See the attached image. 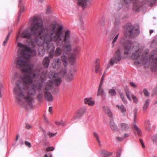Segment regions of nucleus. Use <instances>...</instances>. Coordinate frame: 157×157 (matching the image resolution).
Segmentation results:
<instances>
[{"mask_svg": "<svg viewBox=\"0 0 157 157\" xmlns=\"http://www.w3.org/2000/svg\"><path fill=\"white\" fill-rule=\"evenodd\" d=\"M44 30H46L47 32L44 33L40 32V34L45 42V45L52 43H51L52 40L55 42L57 46L61 47L63 45V41L61 36L64 33L62 31L55 32V31L52 28L48 27H45Z\"/></svg>", "mask_w": 157, "mask_h": 157, "instance_id": "1", "label": "nucleus"}, {"mask_svg": "<svg viewBox=\"0 0 157 157\" xmlns=\"http://www.w3.org/2000/svg\"><path fill=\"white\" fill-rule=\"evenodd\" d=\"M20 82V80H18L16 82V85L17 86V88L15 87L13 89V92L17 95L16 99L18 101V102H19L21 101L22 98L24 97L28 105L29 106L32 107L33 106L32 102L34 101L32 97L35 95L36 92L34 91V92H33L30 90L27 95L25 96V94L22 90V88L19 84Z\"/></svg>", "mask_w": 157, "mask_h": 157, "instance_id": "2", "label": "nucleus"}, {"mask_svg": "<svg viewBox=\"0 0 157 157\" xmlns=\"http://www.w3.org/2000/svg\"><path fill=\"white\" fill-rule=\"evenodd\" d=\"M131 2L133 4L132 10L136 12L140 11V8L143 7L144 4L143 2H140V0H121V2L118 3V6L116 7V9L118 11L121 9L123 6H125L127 9H128L130 7L129 3Z\"/></svg>", "mask_w": 157, "mask_h": 157, "instance_id": "3", "label": "nucleus"}, {"mask_svg": "<svg viewBox=\"0 0 157 157\" xmlns=\"http://www.w3.org/2000/svg\"><path fill=\"white\" fill-rule=\"evenodd\" d=\"M71 32L69 30H67L61 36L63 40V43L64 42L62 49L63 51L66 53L67 54L70 52L72 50V47L70 44L71 40L70 36Z\"/></svg>", "mask_w": 157, "mask_h": 157, "instance_id": "4", "label": "nucleus"}, {"mask_svg": "<svg viewBox=\"0 0 157 157\" xmlns=\"http://www.w3.org/2000/svg\"><path fill=\"white\" fill-rule=\"evenodd\" d=\"M140 33L139 26L137 24L133 25L129 24L126 26L125 33L130 37L138 36Z\"/></svg>", "mask_w": 157, "mask_h": 157, "instance_id": "5", "label": "nucleus"}, {"mask_svg": "<svg viewBox=\"0 0 157 157\" xmlns=\"http://www.w3.org/2000/svg\"><path fill=\"white\" fill-rule=\"evenodd\" d=\"M121 43L123 46L125 54H130L131 53V49L134 47L133 42L131 40L124 39L121 40Z\"/></svg>", "mask_w": 157, "mask_h": 157, "instance_id": "6", "label": "nucleus"}, {"mask_svg": "<svg viewBox=\"0 0 157 157\" xmlns=\"http://www.w3.org/2000/svg\"><path fill=\"white\" fill-rule=\"evenodd\" d=\"M121 59V52L119 49L116 52L114 56L110 59L107 66V68L113 65L114 63H118Z\"/></svg>", "mask_w": 157, "mask_h": 157, "instance_id": "7", "label": "nucleus"}, {"mask_svg": "<svg viewBox=\"0 0 157 157\" xmlns=\"http://www.w3.org/2000/svg\"><path fill=\"white\" fill-rule=\"evenodd\" d=\"M45 48L46 50H50L48 57L50 58H52L55 54V47L54 44L52 43L51 44H47L45 45Z\"/></svg>", "mask_w": 157, "mask_h": 157, "instance_id": "8", "label": "nucleus"}, {"mask_svg": "<svg viewBox=\"0 0 157 157\" xmlns=\"http://www.w3.org/2000/svg\"><path fill=\"white\" fill-rule=\"evenodd\" d=\"M21 38L26 39H30L32 36V33L28 29L23 30L21 34Z\"/></svg>", "mask_w": 157, "mask_h": 157, "instance_id": "9", "label": "nucleus"}, {"mask_svg": "<svg viewBox=\"0 0 157 157\" xmlns=\"http://www.w3.org/2000/svg\"><path fill=\"white\" fill-rule=\"evenodd\" d=\"M18 57V59H15V63L17 67H21L25 64L26 60L21 56H19Z\"/></svg>", "mask_w": 157, "mask_h": 157, "instance_id": "10", "label": "nucleus"}, {"mask_svg": "<svg viewBox=\"0 0 157 157\" xmlns=\"http://www.w3.org/2000/svg\"><path fill=\"white\" fill-rule=\"evenodd\" d=\"M86 108L85 107H82L78 110L75 113V119L79 118L82 117L86 112Z\"/></svg>", "mask_w": 157, "mask_h": 157, "instance_id": "11", "label": "nucleus"}, {"mask_svg": "<svg viewBox=\"0 0 157 157\" xmlns=\"http://www.w3.org/2000/svg\"><path fill=\"white\" fill-rule=\"evenodd\" d=\"M33 24L38 28H40L41 29V32L42 30H44L45 28L44 27L43 23L40 22L37 17H35L33 18Z\"/></svg>", "mask_w": 157, "mask_h": 157, "instance_id": "12", "label": "nucleus"}, {"mask_svg": "<svg viewBox=\"0 0 157 157\" xmlns=\"http://www.w3.org/2000/svg\"><path fill=\"white\" fill-rule=\"evenodd\" d=\"M142 50L140 48L136 49L135 52H133L131 57L133 59H137L140 56L142 52Z\"/></svg>", "mask_w": 157, "mask_h": 157, "instance_id": "13", "label": "nucleus"}, {"mask_svg": "<svg viewBox=\"0 0 157 157\" xmlns=\"http://www.w3.org/2000/svg\"><path fill=\"white\" fill-rule=\"evenodd\" d=\"M38 77V75L36 72L34 70H32L31 72L29 73V75L28 76V79L31 82H33V79L37 78Z\"/></svg>", "mask_w": 157, "mask_h": 157, "instance_id": "14", "label": "nucleus"}, {"mask_svg": "<svg viewBox=\"0 0 157 157\" xmlns=\"http://www.w3.org/2000/svg\"><path fill=\"white\" fill-rule=\"evenodd\" d=\"M137 117L134 116L133 122V128L136 131L138 135L139 136H141V131L140 128L136 124L137 120Z\"/></svg>", "mask_w": 157, "mask_h": 157, "instance_id": "15", "label": "nucleus"}, {"mask_svg": "<svg viewBox=\"0 0 157 157\" xmlns=\"http://www.w3.org/2000/svg\"><path fill=\"white\" fill-rule=\"evenodd\" d=\"M115 21L114 23V27L119 29L120 23L121 18L117 14L114 16Z\"/></svg>", "mask_w": 157, "mask_h": 157, "instance_id": "16", "label": "nucleus"}, {"mask_svg": "<svg viewBox=\"0 0 157 157\" xmlns=\"http://www.w3.org/2000/svg\"><path fill=\"white\" fill-rule=\"evenodd\" d=\"M18 7L19 8V11L18 14V20L20 18L21 13L23 12L24 10L25 6L22 0H19Z\"/></svg>", "mask_w": 157, "mask_h": 157, "instance_id": "17", "label": "nucleus"}, {"mask_svg": "<svg viewBox=\"0 0 157 157\" xmlns=\"http://www.w3.org/2000/svg\"><path fill=\"white\" fill-rule=\"evenodd\" d=\"M120 129L121 131H126L130 128V126L128 124L126 123H121L120 125Z\"/></svg>", "mask_w": 157, "mask_h": 157, "instance_id": "18", "label": "nucleus"}, {"mask_svg": "<svg viewBox=\"0 0 157 157\" xmlns=\"http://www.w3.org/2000/svg\"><path fill=\"white\" fill-rule=\"evenodd\" d=\"M116 107L117 108L120 110L121 113H122L124 116H125V112L126 111V109L124 107V105L122 104L121 105H117Z\"/></svg>", "mask_w": 157, "mask_h": 157, "instance_id": "19", "label": "nucleus"}, {"mask_svg": "<svg viewBox=\"0 0 157 157\" xmlns=\"http://www.w3.org/2000/svg\"><path fill=\"white\" fill-rule=\"evenodd\" d=\"M44 97L48 101H52L53 100V97L51 93L48 91H46L44 93Z\"/></svg>", "mask_w": 157, "mask_h": 157, "instance_id": "20", "label": "nucleus"}, {"mask_svg": "<svg viewBox=\"0 0 157 157\" xmlns=\"http://www.w3.org/2000/svg\"><path fill=\"white\" fill-rule=\"evenodd\" d=\"M84 102L86 104H87L90 106H93L95 103V101L92 100L91 97L85 98L84 99Z\"/></svg>", "mask_w": 157, "mask_h": 157, "instance_id": "21", "label": "nucleus"}, {"mask_svg": "<svg viewBox=\"0 0 157 157\" xmlns=\"http://www.w3.org/2000/svg\"><path fill=\"white\" fill-rule=\"evenodd\" d=\"M103 108L105 112L108 115L109 117L110 118H112L113 117V114L109 108L104 106H103Z\"/></svg>", "mask_w": 157, "mask_h": 157, "instance_id": "22", "label": "nucleus"}, {"mask_svg": "<svg viewBox=\"0 0 157 157\" xmlns=\"http://www.w3.org/2000/svg\"><path fill=\"white\" fill-rule=\"evenodd\" d=\"M61 58L63 63L64 66L65 67H66L68 65L67 56L65 54H62L61 56Z\"/></svg>", "mask_w": 157, "mask_h": 157, "instance_id": "23", "label": "nucleus"}, {"mask_svg": "<svg viewBox=\"0 0 157 157\" xmlns=\"http://www.w3.org/2000/svg\"><path fill=\"white\" fill-rule=\"evenodd\" d=\"M118 28L113 27L110 32L111 37L110 39H113V37L115 36L117 33H119L118 32Z\"/></svg>", "mask_w": 157, "mask_h": 157, "instance_id": "24", "label": "nucleus"}, {"mask_svg": "<svg viewBox=\"0 0 157 157\" xmlns=\"http://www.w3.org/2000/svg\"><path fill=\"white\" fill-rule=\"evenodd\" d=\"M43 64L45 67H48L49 65L50 59L48 57L46 56L43 60Z\"/></svg>", "mask_w": 157, "mask_h": 157, "instance_id": "25", "label": "nucleus"}, {"mask_svg": "<svg viewBox=\"0 0 157 157\" xmlns=\"http://www.w3.org/2000/svg\"><path fill=\"white\" fill-rule=\"evenodd\" d=\"M110 128L112 130L115 131H117L118 130L117 127L113 120H111L110 121Z\"/></svg>", "mask_w": 157, "mask_h": 157, "instance_id": "26", "label": "nucleus"}, {"mask_svg": "<svg viewBox=\"0 0 157 157\" xmlns=\"http://www.w3.org/2000/svg\"><path fill=\"white\" fill-rule=\"evenodd\" d=\"M62 81V79L60 77H57L55 76L54 79H53V82L55 85L59 86L61 84Z\"/></svg>", "mask_w": 157, "mask_h": 157, "instance_id": "27", "label": "nucleus"}, {"mask_svg": "<svg viewBox=\"0 0 157 157\" xmlns=\"http://www.w3.org/2000/svg\"><path fill=\"white\" fill-rule=\"evenodd\" d=\"M124 91L127 98L129 101H132V99L130 96L131 92L127 88V86H126V88L124 89Z\"/></svg>", "mask_w": 157, "mask_h": 157, "instance_id": "28", "label": "nucleus"}, {"mask_svg": "<svg viewBox=\"0 0 157 157\" xmlns=\"http://www.w3.org/2000/svg\"><path fill=\"white\" fill-rule=\"evenodd\" d=\"M101 154L103 155L104 157H108L109 155H113L112 152H109L105 150H101Z\"/></svg>", "mask_w": 157, "mask_h": 157, "instance_id": "29", "label": "nucleus"}, {"mask_svg": "<svg viewBox=\"0 0 157 157\" xmlns=\"http://www.w3.org/2000/svg\"><path fill=\"white\" fill-rule=\"evenodd\" d=\"M142 59L141 60L140 62L144 66H145L146 63L148 62V57L147 56H142Z\"/></svg>", "mask_w": 157, "mask_h": 157, "instance_id": "30", "label": "nucleus"}, {"mask_svg": "<svg viewBox=\"0 0 157 157\" xmlns=\"http://www.w3.org/2000/svg\"><path fill=\"white\" fill-rule=\"evenodd\" d=\"M45 44L44 45L43 48L39 51V56L40 57H42L45 54L46 48H45Z\"/></svg>", "mask_w": 157, "mask_h": 157, "instance_id": "31", "label": "nucleus"}, {"mask_svg": "<svg viewBox=\"0 0 157 157\" xmlns=\"http://www.w3.org/2000/svg\"><path fill=\"white\" fill-rule=\"evenodd\" d=\"M62 53V50L59 47L57 48L56 51H55V55L56 56H58L60 55Z\"/></svg>", "mask_w": 157, "mask_h": 157, "instance_id": "32", "label": "nucleus"}, {"mask_svg": "<svg viewBox=\"0 0 157 157\" xmlns=\"http://www.w3.org/2000/svg\"><path fill=\"white\" fill-rule=\"evenodd\" d=\"M74 78V76L72 73L68 74L66 77V80L67 81L72 80Z\"/></svg>", "mask_w": 157, "mask_h": 157, "instance_id": "33", "label": "nucleus"}, {"mask_svg": "<svg viewBox=\"0 0 157 157\" xmlns=\"http://www.w3.org/2000/svg\"><path fill=\"white\" fill-rule=\"evenodd\" d=\"M149 102L150 100L149 99H148L146 100L143 108L144 110H146L147 109L149 105Z\"/></svg>", "mask_w": 157, "mask_h": 157, "instance_id": "34", "label": "nucleus"}, {"mask_svg": "<svg viewBox=\"0 0 157 157\" xmlns=\"http://www.w3.org/2000/svg\"><path fill=\"white\" fill-rule=\"evenodd\" d=\"M109 93L112 96H115L117 92L115 89H110L109 90Z\"/></svg>", "mask_w": 157, "mask_h": 157, "instance_id": "35", "label": "nucleus"}, {"mask_svg": "<svg viewBox=\"0 0 157 157\" xmlns=\"http://www.w3.org/2000/svg\"><path fill=\"white\" fill-rule=\"evenodd\" d=\"M104 94V90L102 88H98V90L97 95L102 96Z\"/></svg>", "mask_w": 157, "mask_h": 157, "instance_id": "36", "label": "nucleus"}, {"mask_svg": "<svg viewBox=\"0 0 157 157\" xmlns=\"http://www.w3.org/2000/svg\"><path fill=\"white\" fill-rule=\"evenodd\" d=\"M151 139L154 144H157V133L153 135Z\"/></svg>", "mask_w": 157, "mask_h": 157, "instance_id": "37", "label": "nucleus"}, {"mask_svg": "<svg viewBox=\"0 0 157 157\" xmlns=\"http://www.w3.org/2000/svg\"><path fill=\"white\" fill-rule=\"evenodd\" d=\"M35 29H37V30L38 31V32H40H40H41L40 29H39L37 26H35L34 25L33 23L31 25L30 30H32Z\"/></svg>", "mask_w": 157, "mask_h": 157, "instance_id": "38", "label": "nucleus"}, {"mask_svg": "<svg viewBox=\"0 0 157 157\" xmlns=\"http://www.w3.org/2000/svg\"><path fill=\"white\" fill-rule=\"evenodd\" d=\"M119 34V33H117V35L115 36L114 38L112 43V47H113L114 46L115 43L116 42L117 40Z\"/></svg>", "mask_w": 157, "mask_h": 157, "instance_id": "39", "label": "nucleus"}, {"mask_svg": "<svg viewBox=\"0 0 157 157\" xmlns=\"http://www.w3.org/2000/svg\"><path fill=\"white\" fill-rule=\"evenodd\" d=\"M151 59L152 64L157 67V56L153 57Z\"/></svg>", "mask_w": 157, "mask_h": 157, "instance_id": "40", "label": "nucleus"}, {"mask_svg": "<svg viewBox=\"0 0 157 157\" xmlns=\"http://www.w3.org/2000/svg\"><path fill=\"white\" fill-rule=\"evenodd\" d=\"M43 94L41 93L39 94L37 96V99L39 102H41L43 99Z\"/></svg>", "mask_w": 157, "mask_h": 157, "instance_id": "41", "label": "nucleus"}, {"mask_svg": "<svg viewBox=\"0 0 157 157\" xmlns=\"http://www.w3.org/2000/svg\"><path fill=\"white\" fill-rule=\"evenodd\" d=\"M78 50L77 49H75L74 50V54H72L71 55V57L70 58L73 59L75 58L76 59V55L78 53Z\"/></svg>", "mask_w": 157, "mask_h": 157, "instance_id": "42", "label": "nucleus"}, {"mask_svg": "<svg viewBox=\"0 0 157 157\" xmlns=\"http://www.w3.org/2000/svg\"><path fill=\"white\" fill-rule=\"evenodd\" d=\"M156 1H157V0H147L148 2L151 6H153L155 5Z\"/></svg>", "mask_w": 157, "mask_h": 157, "instance_id": "43", "label": "nucleus"}, {"mask_svg": "<svg viewBox=\"0 0 157 157\" xmlns=\"http://www.w3.org/2000/svg\"><path fill=\"white\" fill-rule=\"evenodd\" d=\"M31 89L36 92L37 89L36 83H33L32 84L31 86Z\"/></svg>", "mask_w": 157, "mask_h": 157, "instance_id": "44", "label": "nucleus"}, {"mask_svg": "<svg viewBox=\"0 0 157 157\" xmlns=\"http://www.w3.org/2000/svg\"><path fill=\"white\" fill-rule=\"evenodd\" d=\"M36 83V88H37L39 90H41L42 87L43 86L42 83L38 82Z\"/></svg>", "mask_w": 157, "mask_h": 157, "instance_id": "45", "label": "nucleus"}, {"mask_svg": "<svg viewBox=\"0 0 157 157\" xmlns=\"http://www.w3.org/2000/svg\"><path fill=\"white\" fill-rule=\"evenodd\" d=\"M131 96L134 102L136 104L138 102V101L136 97L133 94H132Z\"/></svg>", "mask_w": 157, "mask_h": 157, "instance_id": "46", "label": "nucleus"}, {"mask_svg": "<svg viewBox=\"0 0 157 157\" xmlns=\"http://www.w3.org/2000/svg\"><path fill=\"white\" fill-rule=\"evenodd\" d=\"M143 92L146 97H148L150 95V94L146 88H144L143 90Z\"/></svg>", "mask_w": 157, "mask_h": 157, "instance_id": "47", "label": "nucleus"}, {"mask_svg": "<svg viewBox=\"0 0 157 157\" xmlns=\"http://www.w3.org/2000/svg\"><path fill=\"white\" fill-rule=\"evenodd\" d=\"M57 133V132L53 133L52 132H49L48 133V135L49 137L51 138L53 137L54 136H55L56 135Z\"/></svg>", "mask_w": 157, "mask_h": 157, "instance_id": "48", "label": "nucleus"}, {"mask_svg": "<svg viewBox=\"0 0 157 157\" xmlns=\"http://www.w3.org/2000/svg\"><path fill=\"white\" fill-rule=\"evenodd\" d=\"M157 44V39L155 38L152 41L151 43V46H155Z\"/></svg>", "mask_w": 157, "mask_h": 157, "instance_id": "49", "label": "nucleus"}, {"mask_svg": "<svg viewBox=\"0 0 157 157\" xmlns=\"http://www.w3.org/2000/svg\"><path fill=\"white\" fill-rule=\"evenodd\" d=\"M80 20L81 21L80 24V27L82 30H84L85 29V26L82 21V18H80Z\"/></svg>", "mask_w": 157, "mask_h": 157, "instance_id": "50", "label": "nucleus"}, {"mask_svg": "<svg viewBox=\"0 0 157 157\" xmlns=\"http://www.w3.org/2000/svg\"><path fill=\"white\" fill-rule=\"evenodd\" d=\"M25 144L27 147L29 148H30L32 146L31 143L28 141H25Z\"/></svg>", "mask_w": 157, "mask_h": 157, "instance_id": "51", "label": "nucleus"}, {"mask_svg": "<svg viewBox=\"0 0 157 157\" xmlns=\"http://www.w3.org/2000/svg\"><path fill=\"white\" fill-rule=\"evenodd\" d=\"M55 148L54 147L52 146H49L48 147L46 150L47 151H53L54 150Z\"/></svg>", "mask_w": 157, "mask_h": 157, "instance_id": "52", "label": "nucleus"}, {"mask_svg": "<svg viewBox=\"0 0 157 157\" xmlns=\"http://www.w3.org/2000/svg\"><path fill=\"white\" fill-rule=\"evenodd\" d=\"M121 99L122 101L124 103H127V102L126 99L124 98V94L120 96Z\"/></svg>", "mask_w": 157, "mask_h": 157, "instance_id": "53", "label": "nucleus"}, {"mask_svg": "<svg viewBox=\"0 0 157 157\" xmlns=\"http://www.w3.org/2000/svg\"><path fill=\"white\" fill-rule=\"evenodd\" d=\"M69 60L70 63L71 65H73L76 61V59H75V58L73 59H69Z\"/></svg>", "mask_w": 157, "mask_h": 157, "instance_id": "54", "label": "nucleus"}, {"mask_svg": "<svg viewBox=\"0 0 157 157\" xmlns=\"http://www.w3.org/2000/svg\"><path fill=\"white\" fill-rule=\"evenodd\" d=\"M57 25V24L56 23L52 24L51 25V28H52L53 30H54L55 31L56 30V28Z\"/></svg>", "mask_w": 157, "mask_h": 157, "instance_id": "55", "label": "nucleus"}, {"mask_svg": "<svg viewBox=\"0 0 157 157\" xmlns=\"http://www.w3.org/2000/svg\"><path fill=\"white\" fill-rule=\"evenodd\" d=\"M93 135L94 137L96 138L97 141L99 140V138L98 135L97 133L95 132H93Z\"/></svg>", "mask_w": 157, "mask_h": 157, "instance_id": "56", "label": "nucleus"}, {"mask_svg": "<svg viewBox=\"0 0 157 157\" xmlns=\"http://www.w3.org/2000/svg\"><path fill=\"white\" fill-rule=\"evenodd\" d=\"M139 141L140 143V144L141 145L142 147L143 148H144L145 147V146L143 142V140L142 139L140 138L139 139Z\"/></svg>", "mask_w": 157, "mask_h": 157, "instance_id": "57", "label": "nucleus"}, {"mask_svg": "<svg viewBox=\"0 0 157 157\" xmlns=\"http://www.w3.org/2000/svg\"><path fill=\"white\" fill-rule=\"evenodd\" d=\"M54 82L53 81H51L47 84V86L49 87H52L53 85V84Z\"/></svg>", "mask_w": 157, "mask_h": 157, "instance_id": "58", "label": "nucleus"}, {"mask_svg": "<svg viewBox=\"0 0 157 157\" xmlns=\"http://www.w3.org/2000/svg\"><path fill=\"white\" fill-rule=\"evenodd\" d=\"M63 28V26L62 25H59L58 26V29H59V31H62L63 33H65V32L67 30H64L63 31H62V29Z\"/></svg>", "mask_w": 157, "mask_h": 157, "instance_id": "59", "label": "nucleus"}, {"mask_svg": "<svg viewBox=\"0 0 157 157\" xmlns=\"http://www.w3.org/2000/svg\"><path fill=\"white\" fill-rule=\"evenodd\" d=\"M17 46L19 48H22L24 47L25 45L21 42H18L17 44Z\"/></svg>", "mask_w": 157, "mask_h": 157, "instance_id": "60", "label": "nucleus"}, {"mask_svg": "<svg viewBox=\"0 0 157 157\" xmlns=\"http://www.w3.org/2000/svg\"><path fill=\"white\" fill-rule=\"evenodd\" d=\"M39 41V39L38 37H36L33 40V44H34L37 43Z\"/></svg>", "mask_w": 157, "mask_h": 157, "instance_id": "61", "label": "nucleus"}, {"mask_svg": "<svg viewBox=\"0 0 157 157\" xmlns=\"http://www.w3.org/2000/svg\"><path fill=\"white\" fill-rule=\"evenodd\" d=\"M100 24L102 26H103L104 25L105 21L103 18H102L101 20L100 21Z\"/></svg>", "mask_w": 157, "mask_h": 157, "instance_id": "62", "label": "nucleus"}, {"mask_svg": "<svg viewBox=\"0 0 157 157\" xmlns=\"http://www.w3.org/2000/svg\"><path fill=\"white\" fill-rule=\"evenodd\" d=\"M33 33H32V36H35L37 35V33L38 32V31L37 30V29H35L34 30H31Z\"/></svg>", "mask_w": 157, "mask_h": 157, "instance_id": "63", "label": "nucleus"}, {"mask_svg": "<svg viewBox=\"0 0 157 157\" xmlns=\"http://www.w3.org/2000/svg\"><path fill=\"white\" fill-rule=\"evenodd\" d=\"M129 84L131 86L133 87L134 88H135L137 87V86L133 82H130Z\"/></svg>", "mask_w": 157, "mask_h": 157, "instance_id": "64", "label": "nucleus"}]
</instances>
